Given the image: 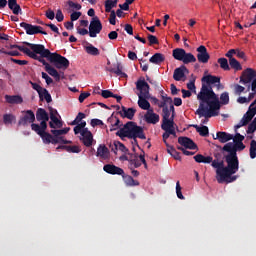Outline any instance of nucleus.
Listing matches in <instances>:
<instances>
[{
	"label": "nucleus",
	"instance_id": "18",
	"mask_svg": "<svg viewBox=\"0 0 256 256\" xmlns=\"http://www.w3.org/2000/svg\"><path fill=\"white\" fill-rule=\"evenodd\" d=\"M178 144H180L185 149H189V150L198 149L197 144L194 143V141H192V139H190V138H188L186 136L178 137Z\"/></svg>",
	"mask_w": 256,
	"mask_h": 256
},
{
	"label": "nucleus",
	"instance_id": "17",
	"mask_svg": "<svg viewBox=\"0 0 256 256\" xmlns=\"http://www.w3.org/2000/svg\"><path fill=\"white\" fill-rule=\"evenodd\" d=\"M190 73L188 68L184 65L174 69L173 79L176 82H180L182 79L186 78V74Z\"/></svg>",
	"mask_w": 256,
	"mask_h": 256
},
{
	"label": "nucleus",
	"instance_id": "58",
	"mask_svg": "<svg viewBox=\"0 0 256 256\" xmlns=\"http://www.w3.org/2000/svg\"><path fill=\"white\" fill-rule=\"evenodd\" d=\"M234 87H235V95H241L246 90L245 87L238 85V84H236Z\"/></svg>",
	"mask_w": 256,
	"mask_h": 256
},
{
	"label": "nucleus",
	"instance_id": "37",
	"mask_svg": "<svg viewBox=\"0 0 256 256\" xmlns=\"http://www.w3.org/2000/svg\"><path fill=\"white\" fill-rule=\"evenodd\" d=\"M167 151H168L169 155L174 158V160H178V161L181 160L180 152H177L175 147L168 145Z\"/></svg>",
	"mask_w": 256,
	"mask_h": 256
},
{
	"label": "nucleus",
	"instance_id": "31",
	"mask_svg": "<svg viewBox=\"0 0 256 256\" xmlns=\"http://www.w3.org/2000/svg\"><path fill=\"white\" fill-rule=\"evenodd\" d=\"M202 82H206L207 85L220 84V77L213 76L211 74L202 77Z\"/></svg>",
	"mask_w": 256,
	"mask_h": 256
},
{
	"label": "nucleus",
	"instance_id": "60",
	"mask_svg": "<svg viewBox=\"0 0 256 256\" xmlns=\"http://www.w3.org/2000/svg\"><path fill=\"white\" fill-rule=\"evenodd\" d=\"M232 140H233L234 143H242L245 140V136L237 133L235 138L233 137Z\"/></svg>",
	"mask_w": 256,
	"mask_h": 256
},
{
	"label": "nucleus",
	"instance_id": "38",
	"mask_svg": "<svg viewBox=\"0 0 256 256\" xmlns=\"http://www.w3.org/2000/svg\"><path fill=\"white\" fill-rule=\"evenodd\" d=\"M194 128L196 129V132H198L200 136H209V128L207 126L199 127L198 125H194Z\"/></svg>",
	"mask_w": 256,
	"mask_h": 256
},
{
	"label": "nucleus",
	"instance_id": "44",
	"mask_svg": "<svg viewBox=\"0 0 256 256\" xmlns=\"http://www.w3.org/2000/svg\"><path fill=\"white\" fill-rule=\"evenodd\" d=\"M114 147H115V150H119L123 153H128L129 150L127 147H125V145L123 143H121L120 141H115L114 142Z\"/></svg>",
	"mask_w": 256,
	"mask_h": 256
},
{
	"label": "nucleus",
	"instance_id": "42",
	"mask_svg": "<svg viewBox=\"0 0 256 256\" xmlns=\"http://www.w3.org/2000/svg\"><path fill=\"white\" fill-rule=\"evenodd\" d=\"M30 85L32 86V89L35 90L37 94H39V97L42 99V93H44L47 89L42 88V86L35 82H30Z\"/></svg>",
	"mask_w": 256,
	"mask_h": 256
},
{
	"label": "nucleus",
	"instance_id": "15",
	"mask_svg": "<svg viewBox=\"0 0 256 256\" xmlns=\"http://www.w3.org/2000/svg\"><path fill=\"white\" fill-rule=\"evenodd\" d=\"M80 141L87 148L92 146V143L94 142V136H92V133L90 130H88V128L82 130Z\"/></svg>",
	"mask_w": 256,
	"mask_h": 256
},
{
	"label": "nucleus",
	"instance_id": "30",
	"mask_svg": "<svg viewBox=\"0 0 256 256\" xmlns=\"http://www.w3.org/2000/svg\"><path fill=\"white\" fill-rule=\"evenodd\" d=\"M8 6L14 15L21 14V6L17 3V0H9Z\"/></svg>",
	"mask_w": 256,
	"mask_h": 256
},
{
	"label": "nucleus",
	"instance_id": "54",
	"mask_svg": "<svg viewBox=\"0 0 256 256\" xmlns=\"http://www.w3.org/2000/svg\"><path fill=\"white\" fill-rule=\"evenodd\" d=\"M104 99L107 98H113L116 94L112 93L110 90H102V93H100Z\"/></svg>",
	"mask_w": 256,
	"mask_h": 256
},
{
	"label": "nucleus",
	"instance_id": "52",
	"mask_svg": "<svg viewBox=\"0 0 256 256\" xmlns=\"http://www.w3.org/2000/svg\"><path fill=\"white\" fill-rule=\"evenodd\" d=\"M148 42L150 43V46L160 44V42H158L157 37L151 34H148Z\"/></svg>",
	"mask_w": 256,
	"mask_h": 256
},
{
	"label": "nucleus",
	"instance_id": "10",
	"mask_svg": "<svg viewBox=\"0 0 256 256\" xmlns=\"http://www.w3.org/2000/svg\"><path fill=\"white\" fill-rule=\"evenodd\" d=\"M20 26L24 28L26 35H29V36H33L36 34L47 35V32L42 30V26L31 25V24H28L27 22H21Z\"/></svg>",
	"mask_w": 256,
	"mask_h": 256
},
{
	"label": "nucleus",
	"instance_id": "27",
	"mask_svg": "<svg viewBox=\"0 0 256 256\" xmlns=\"http://www.w3.org/2000/svg\"><path fill=\"white\" fill-rule=\"evenodd\" d=\"M26 56L32 58L33 60H37L39 61L41 64L44 65L45 68H49L51 67L49 63H47V61L44 59L45 57H42V55L38 56V53L32 51L29 54H27Z\"/></svg>",
	"mask_w": 256,
	"mask_h": 256
},
{
	"label": "nucleus",
	"instance_id": "45",
	"mask_svg": "<svg viewBox=\"0 0 256 256\" xmlns=\"http://www.w3.org/2000/svg\"><path fill=\"white\" fill-rule=\"evenodd\" d=\"M256 157V141L251 140L250 142V158L254 160Z\"/></svg>",
	"mask_w": 256,
	"mask_h": 256
},
{
	"label": "nucleus",
	"instance_id": "20",
	"mask_svg": "<svg viewBox=\"0 0 256 256\" xmlns=\"http://www.w3.org/2000/svg\"><path fill=\"white\" fill-rule=\"evenodd\" d=\"M144 119L148 124L156 125L160 122V115L154 113L153 109H148L146 115H144Z\"/></svg>",
	"mask_w": 256,
	"mask_h": 256
},
{
	"label": "nucleus",
	"instance_id": "41",
	"mask_svg": "<svg viewBox=\"0 0 256 256\" xmlns=\"http://www.w3.org/2000/svg\"><path fill=\"white\" fill-rule=\"evenodd\" d=\"M10 49H18V50H20V52L24 53L25 55H28L33 52V51L29 50L28 47L20 46L18 44H11Z\"/></svg>",
	"mask_w": 256,
	"mask_h": 256
},
{
	"label": "nucleus",
	"instance_id": "61",
	"mask_svg": "<svg viewBox=\"0 0 256 256\" xmlns=\"http://www.w3.org/2000/svg\"><path fill=\"white\" fill-rule=\"evenodd\" d=\"M81 16V12H73L72 14H70V20L72 22L77 21Z\"/></svg>",
	"mask_w": 256,
	"mask_h": 256
},
{
	"label": "nucleus",
	"instance_id": "28",
	"mask_svg": "<svg viewBox=\"0 0 256 256\" xmlns=\"http://www.w3.org/2000/svg\"><path fill=\"white\" fill-rule=\"evenodd\" d=\"M161 129L165 132L175 130V121L169 119L162 120Z\"/></svg>",
	"mask_w": 256,
	"mask_h": 256
},
{
	"label": "nucleus",
	"instance_id": "29",
	"mask_svg": "<svg viewBox=\"0 0 256 256\" xmlns=\"http://www.w3.org/2000/svg\"><path fill=\"white\" fill-rule=\"evenodd\" d=\"M113 120H115V122L114 124H111L110 132L117 131L121 126H123V123L120 121L119 117L111 116L107 121L112 123Z\"/></svg>",
	"mask_w": 256,
	"mask_h": 256
},
{
	"label": "nucleus",
	"instance_id": "35",
	"mask_svg": "<svg viewBox=\"0 0 256 256\" xmlns=\"http://www.w3.org/2000/svg\"><path fill=\"white\" fill-rule=\"evenodd\" d=\"M49 119H51V121L48 123L50 128H52V129L62 128V121L58 117L52 116V118H49Z\"/></svg>",
	"mask_w": 256,
	"mask_h": 256
},
{
	"label": "nucleus",
	"instance_id": "56",
	"mask_svg": "<svg viewBox=\"0 0 256 256\" xmlns=\"http://www.w3.org/2000/svg\"><path fill=\"white\" fill-rule=\"evenodd\" d=\"M169 117H171L169 108L162 109V120H169Z\"/></svg>",
	"mask_w": 256,
	"mask_h": 256
},
{
	"label": "nucleus",
	"instance_id": "36",
	"mask_svg": "<svg viewBox=\"0 0 256 256\" xmlns=\"http://www.w3.org/2000/svg\"><path fill=\"white\" fill-rule=\"evenodd\" d=\"M117 4L115 2H112V0H106L104 1V11L106 13H112V9L116 8Z\"/></svg>",
	"mask_w": 256,
	"mask_h": 256
},
{
	"label": "nucleus",
	"instance_id": "14",
	"mask_svg": "<svg viewBox=\"0 0 256 256\" xmlns=\"http://www.w3.org/2000/svg\"><path fill=\"white\" fill-rule=\"evenodd\" d=\"M196 52H198V55H196V58L198 59L199 63L206 64L210 60V55L207 52V49L205 46L200 45L198 48H196Z\"/></svg>",
	"mask_w": 256,
	"mask_h": 256
},
{
	"label": "nucleus",
	"instance_id": "16",
	"mask_svg": "<svg viewBox=\"0 0 256 256\" xmlns=\"http://www.w3.org/2000/svg\"><path fill=\"white\" fill-rule=\"evenodd\" d=\"M103 171L110 174V175H118L122 176L125 174L124 169L120 168L119 166L115 164H106L103 166Z\"/></svg>",
	"mask_w": 256,
	"mask_h": 256
},
{
	"label": "nucleus",
	"instance_id": "49",
	"mask_svg": "<svg viewBox=\"0 0 256 256\" xmlns=\"http://www.w3.org/2000/svg\"><path fill=\"white\" fill-rule=\"evenodd\" d=\"M43 98L44 100H46L47 103H51V101H53L48 90H44V92H41L40 100H43Z\"/></svg>",
	"mask_w": 256,
	"mask_h": 256
},
{
	"label": "nucleus",
	"instance_id": "6",
	"mask_svg": "<svg viewBox=\"0 0 256 256\" xmlns=\"http://www.w3.org/2000/svg\"><path fill=\"white\" fill-rule=\"evenodd\" d=\"M240 83L243 85H247L251 83V86L248 85L247 92L256 91V71L253 68H247L241 73Z\"/></svg>",
	"mask_w": 256,
	"mask_h": 256
},
{
	"label": "nucleus",
	"instance_id": "48",
	"mask_svg": "<svg viewBox=\"0 0 256 256\" xmlns=\"http://www.w3.org/2000/svg\"><path fill=\"white\" fill-rule=\"evenodd\" d=\"M232 51H234V53H232V57L234 55H236L240 59H245L246 58L245 52H243V51H241L239 49H230V50H228V52H232Z\"/></svg>",
	"mask_w": 256,
	"mask_h": 256
},
{
	"label": "nucleus",
	"instance_id": "53",
	"mask_svg": "<svg viewBox=\"0 0 256 256\" xmlns=\"http://www.w3.org/2000/svg\"><path fill=\"white\" fill-rule=\"evenodd\" d=\"M176 195H177L178 199L184 200L183 193H181V186H180V182L179 181H177V183H176Z\"/></svg>",
	"mask_w": 256,
	"mask_h": 256
},
{
	"label": "nucleus",
	"instance_id": "9",
	"mask_svg": "<svg viewBox=\"0 0 256 256\" xmlns=\"http://www.w3.org/2000/svg\"><path fill=\"white\" fill-rule=\"evenodd\" d=\"M246 149V146L243 142H228L222 147V151L228 152V155H238L237 152H242Z\"/></svg>",
	"mask_w": 256,
	"mask_h": 256
},
{
	"label": "nucleus",
	"instance_id": "3",
	"mask_svg": "<svg viewBox=\"0 0 256 256\" xmlns=\"http://www.w3.org/2000/svg\"><path fill=\"white\" fill-rule=\"evenodd\" d=\"M26 46L30 48L33 52L41 57L46 58L50 63L54 64L58 69H68L69 68V60L64 56L54 52L51 53L50 50L45 48L43 44H32L29 42H24Z\"/></svg>",
	"mask_w": 256,
	"mask_h": 256
},
{
	"label": "nucleus",
	"instance_id": "40",
	"mask_svg": "<svg viewBox=\"0 0 256 256\" xmlns=\"http://www.w3.org/2000/svg\"><path fill=\"white\" fill-rule=\"evenodd\" d=\"M218 64H220V68L224 71L231 70L227 58H218Z\"/></svg>",
	"mask_w": 256,
	"mask_h": 256
},
{
	"label": "nucleus",
	"instance_id": "39",
	"mask_svg": "<svg viewBox=\"0 0 256 256\" xmlns=\"http://www.w3.org/2000/svg\"><path fill=\"white\" fill-rule=\"evenodd\" d=\"M50 144H72V141L65 140L64 137H55L50 140Z\"/></svg>",
	"mask_w": 256,
	"mask_h": 256
},
{
	"label": "nucleus",
	"instance_id": "57",
	"mask_svg": "<svg viewBox=\"0 0 256 256\" xmlns=\"http://www.w3.org/2000/svg\"><path fill=\"white\" fill-rule=\"evenodd\" d=\"M68 6H69L70 9H73V10H76V11H79L81 9V5L77 4L73 1H68Z\"/></svg>",
	"mask_w": 256,
	"mask_h": 256
},
{
	"label": "nucleus",
	"instance_id": "33",
	"mask_svg": "<svg viewBox=\"0 0 256 256\" xmlns=\"http://www.w3.org/2000/svg\"><path fill=\"white\" fill-rule=\"evenodd\" d=\"M85 52L91 56H98L100 54L97 47L87 42V46L84 47Z\"/></svg>",
	"mask_w": 256,
	"mask_h": 256
},
{
	"label": "nucleus",
	"instance_id": "59",
	"mask_svg": "<svg viewBox=\"0 0 256 256\" xmlns=\"http://www.w3.org/2000/svg\"><path fill=\"white\" fill-rule=\"evenodd\" d=\"M110 13L109 23L110 25H116V12L113 10Z\"/></svg>",
	"mask_w": 256,
	"mask_h": 256
},
{
	"label": "nucleus",
	"instance_id": "24",
	"mask_svg": "<svg viewBox=\"0 0 256 256\" xmlns=\"http://www.w3.org/2000/svg\"><path fill=\"white\" fill-rule=\"evenodd\" d=\"M121 177L122 180H124L126 187H138L140 185L139 181L134 180L131 175L122 174Z\"/></svg>",
	"mask_w": 256,
	"mask_h": 256
},
{
	"label": "nucleus",
	"instance_id": "43",
	"mask_svg": "<svg viewBox=\"0 0 256 256\" xmlns=\"http://www.w3.org/2000/svg\"><path fill=\"white\" fill-rule=\"evenodd\" d=\"M15 121H16V116H14L13 114H4L3 115L4 125L12 124Z\"/></svg>",
	"mask_w": 256,
	"mask_h": 256
},
{
	"label": "nucleus",
	"instance_id": "4",
	"mask_svg": "<svg viewBox=\"0 0 256 256\" xmlns=\"http://www.w3.org/2000/svg\"><path fill=\"white\" fill-rule=\"evenodd\" d=\"M115 136L120 137L121 140L126 139H141L146 140L145 130L142 126H138L136 122H126L120 130L115 133Z\"/></svg>",
	"mask_w": 256,
	"mask_h": 256
},
{
	"label": "nucleus",
	"instance_id": "21",
	"mask_svg": "<svg viewBox=\"0 0 256 256\" xmlns=\"http://www.w3.org/2000/svg\"><path fill=\"white\" fill-rule=\"evenodd\" d=\"M213 139L220 141L221 144H225L228 141L233 140V135L224 131H218L215 136L213 135Z\"/></svg>",
	"mask_w": 256,
	"mask_h": 256
},
{
	"label": "nucleus",
	"instance_id": "46",
	"mask_svg": "<svg viewBox=\"0 0 256 256\" xmlns=\"http://www.w3.org/2000/svg\"><path fill=\"white\" fill-rule=\"evenodd\" d=\"M113 73H114L115 75H117L118 77H121V78H127V77H128L127 74H125V73L123 72L120 63L117 64V68H116L115 71H113Z\"/></svg>",
	"mask_w": 256,
	"mask_h": 256
},
{
	"label": "nucleus",
	"instance_id": "22",
	"mask_svg": "<svg viewBox=\"0 0 256 256\" xmlns=\"http://www.w3.org/2000/svg\"><path fill=\"white\" fill-rule=\"evenodd\" d=\"M136 109L134 108H127L125 106L121 107V111L118 112L122 118H126L132 120L135 117Z\"/></svg>",
	"mask_w": 256,
	"mask_h": 256
},
{
	"label": "nucleus",
	"instance_id": "62",
	"mask_svg": "<svg viewBox=\"0 0 256 256\" xmlns=\"http://www.w3.org/2000/svg\"><path fill=\"white\" fill-rule=\"evenodd\" d=\"M187 89L189 91H192L195 93V90L197 89V87L195 86V80H191L188 84H187Z\"/></svg>",
	"mask_w": 256,
	"mask_h": 256
},
{
	"label": "nucleus",
	"instance_id": "19",
	"mask_svg": "<svg viewBox=\"0 0 256 256\" xmlns=\"http://www.w3.org/2000/svg\"><path fill=\"white\" fill-rule=\"evenodd\" d=\"M234 51L226 52L225 57L228 58L229 61V67L232 68L235 71H242V65L239 63L236 58L232 57V54H234Z\"/></svg>",
	"mask_w": 256,
	"mask_h": 256
},
{
	"label": "nucleus",
	"instance_id": "50",
	"mask_svg": "<svg viewBox=\"0 0 256 256\" xmlns=\"http://www.w3.org/2000/svg\"><path fill=\"white\" fill-rule=\"evenodd\" d=\"M255 131H256V117L254 118V120H252L250 125H248L247 134H253L255 133Z\"/></svg>",
	"mask_w": 256,
	"mask_h": 256
},
{
	"label": "nucleus",
	"instance_id": "8",
	"mask_svg": "<svg viewBox=\"0 0 256 256\" xmlns=\"http://www.w3.org/2000/svg\"><path fill=\"white\" fill-rule=\"evenodd\" d=\"M30 128L32 131H34L37 135L40 136L41 140H43L44 144H50V140H52L55 136L47 133V127L43 125V127H40L39 124L33 123L30 125Z\"/></svg>",
	"mask_w": 256,
	"mask_h": 256
},
{
	"label": "nucleus",
	"instance_id": "51",
	"mask_svg": "<svg viewBox=\"0 0 256 256\" xmlns=\"http://www.w3.org/2000/svg\"><path fill=\"white\" fill-rule=\"evenodd\" d=\"M221 104L222 105H228L229 103V93L224 92L220 96Z\"/></svg>",
	"mask_w": 256,
	"mask_h": 256
},
{
	"label": "nucleus",
	"instance_id": "47",
	"mask_svg": "<svg viewBox=\"0 0 256 256\" xmlns=\"http://www.w3.org/2000/svg\"><path fill=\"white\" fill-rule=\"evenodd\" d=\"M63 150H65L68 153H80L81 149L79 146H68V147H63Z\"/></svg>",
	"mask_w": 256,
	"mask_h": 256
},
{
	"label": "nucleus",
	"instance_id": "26",
	"mask_svg": "<svg viewBox=\"0 0 256 256\" xmlns=\"http://www.w3.org/2000/svg\"><path fill=\"white\" fill-rule=\"evenodd\" d=\"M4 99L6 100L7 103L11 105H19L23 103V97L18 95H14V96L6 95L4 96Z\"/></svg>",
	"mask_w": 256,
	"mask_h": 256
},
{
	"label": "nucleus",
	"instance_id": "63",
	"mask_svg": "<svg viewBox=\"0 0 256 256\" xmlns=\"http://www.w3.org/2000/svg\"><path fill=\"white\" fill-rule=\"evenodd\" d=\"M103 125V121L102 120H99V119H92L91 120V126L93 128L97 127V126H101Z\"/></svg>",
	"mask_w": 256,
	"mask_h": 256
},
{
	"label": "nucleus",
	"instance_id": "12",
	"mask_svg": "<svg viewBox=\"0 0 256 256\" xmlns=\"http://www.w3.org/2000/svg\"><path fill=\"white\" fill-rule=\"evenodd\" d=\"M102 23L98 17H94L89 24V37L96 38L99 33L102 31Z\"/></svg>",
	"mask_w": 256,
	"mask_h": 256
},
{
	"label": "nucleus",
	"instance_id": "13",
	"mask_svg": "<svg viewBox=\"0 0 256 256\" xmlns=\"http://www.w3.org/2000/svg\"><path fill=\"white\" fill-rule=\"evenodd\" d=\"M35 118L37 122H40V128H43V125L47 127V122H49L50 119L49 114L43 108L37 109Z\"/></svg>",
	"mask_w": 256,
	"mask_h": 256
},
{
	"label": "nucleus",
	"instance_id": "7",
	"mask_svg": "<svg viewBox=\"0 0 256 256\" xmlns=\"http://www.w3.org/2000/svg\"><path fill=\"white\" fill-rule=\"evenodd\" d=\"M173 58L174 60L181 61L185 65L189 63H196L197 58H195L192 53H187L183 48H176L173 50Z\"/></svg>",
	"mask_w": 256,
	"mask_h": 256
},
{
	"label": "nucleus",
	"instance_id": "55",
	"mask_svg": "<svg viewBox=\"0 0 256 256\" xmlns=\"http://www.w3.org/2000/svg\"><path fill=\"white\" fill-rule=\"evenodd\" d=\"M41 78L46 80L47 85L53 84V79L46 72H41Z\"/></svg>",
	"mask_w": 256,
	"mask_h": 256
},
{
	"label": "nucleus",
	"instance_id": "5",
	"mask_svg": "<svg viewBox=\"0 0 256 256\" xmlns=\"http://www.w3.org/2000/svg\"><path fill=\"white\" fill-rule=\"evenodd\" d=\"M136 89L140 91L139 100L137 101V105L141 110L149 111L151 110L150 102L147 101L150 99V86L145 80H137Z\"/></svg>",
	"mask_w": 256,
	"mask_h": 256
},
{
	"label": "nucleus",
	"instance_id": "11",
	"mask_svg": "<svg viewBox=\"0 0 256 256\" xmlns=\"http://www.w3.org/2000/svg\"><path fill=\"white\" fill-rule=\"evenodd\" d=\"M22 115L20 120H18V126L27 127L29 124H33L35 122V113L32 110L22 111Z\"/></svg>",
	"mask_w": 256,
	"mask_h": 256
},
{
	"label": "nucleus",
	"instance_id": "34",
	"mask_svg": "<svg viewBox=\"0 0 256 256\" xmlns=\"http://www.w3.org/2000/svg\"><path fill=\"white\" fill-rule=\"evenodd\" d=\"M45 69L48 75H50L51 77H54L56 82H60L61 80L60 73L55 68L50 66V67H46Z\"/></svg>",
	"mask_w": 256,
	"mask_h": 256
},
{
	"label": "nucleus",
	"instance_id": "25",
	"mask_svg": "<svg viewBox=\"0 0 256 256\" xmlns=\"http://www.w3.org/2000/svg\"><path fill=\"white\" fill-rule=\"evenodd\" d=\"M194 160L196 163H203V164H213L214 160L212 156H204L202 154H198L194 156Z\"/></svg>",
	"mask_w": 256,
	"mask_h": 256
},
{
	"label": "nucleus",
	"instance_id": "64",
	"mask_svg": "<svg viewBox=\"0 0 256 256\" xmlns=\"http://www.w3.org/2000/svg\"><path fill=\"white\" fill-rule=\"evenodd\" d=\"M46 17H47V19L54 20V18H55V13H54V11L51 10V9H48V10L46 11Z\"/></svg>",
	"mask_w": 256,
	"mask_h": 256
},
{
	"label": "nucleus",
	"instance_id": "23",
	"mask_svg": "<svg viewBox=\"0 0 256 256\" xmlns=\"http://www.w3.org/2000/svg\"><path fill=\"white\" fill-rule=\"evenodd\" d=\"M96 157H100L102 160H108L110 158L109 149L105 145L100 144L96 152Z\"/></svg>",
	"mask_w": 256,
	"mask_h": 256
},
{
	"label": "nucleus",
	"instance_id": "1",
	"mask_svg": "<svg viewBox=\"0 0 256 256\" xmlns=\"http://www.w3.org/2000/svg\"><path fill=\"white\" fill-rule=\"evenodd\" d=\"M198 100L199 108L196 110V114H198L199 117L206 118L202 120V123L206 124L208 122L207 119L218 115L216 111L220 110L221 107L219 97L213 91L212 87L203 84L198 93Z\"/></svg>",
	"mask_w": 256,
	"mask_h": 256
},
{
	"label": "nucleus",
	"instance_id": "32",
	"mask_svg": "<svg viewBox=\"0 0 256 256\" xmlns=\"http://www.w3.org/2000/svg\"><path fill=\"white\" fill-rule=\"evenodd\" d=\"M149 61L152 64L160 65L161 63H164L165 56L161 53H155L154 55L151 56Z\"/></svg>",
	"mask_w": 256,
	"mask_h": 256
},
{
	"label": "nucleus",
	"instance_id": "2",
	"mask_svg": "<svg viewBox=\"0 0 256 256\" xmlns=\"http://www.w3.org/2000/svg\"><path fill=\"white\" fill-rule=\"evenodd\" d=\"M225 162L227 166H224V161L214 160L211 163V167L215 168L217 174V182L223 184L226 178L231 177L233 174L239 171V158L238 155L228 154L225 155Z\"/></svg>",
	"mask_w": 256,
	"mask_h": 256
}]
</instances>
